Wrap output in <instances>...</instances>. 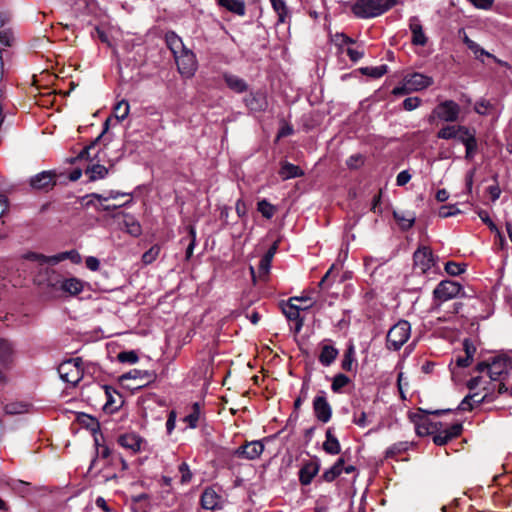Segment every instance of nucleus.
Masks as SVG:
<instances>
[{"label": "nucleus", "mask_w": 512, "mask_h": 512, "mask_svg": "<svg viewBox=\"0 0 512 512\" xmlns=\"http://www.w3.org/2000/svg\"><path fill=\"white\" fill-rule=\"evenodd\" d=\"M323 450L330 455H337L341 451L338 439L333 435L332 428L326 431V440L323 443Z\"/></svg>", "instance_id": "nucleus-29"}, {"label": "nucleus", "mask_w": 512, "mask_h": 512, "mask_svg": "<svg viewBox=\"0 0 512 512\" xmlns=\"http://www.w3.org/2000/svg\"><path fill=\"white\" fill-rule=\"evenodd\" d=\"M461 143L468 146L470 143L476 141L475 133L471 132L467 127L464 126V131H461L456 137Z\"/></svg>", "instance_id": "nucleus-46"}, {"label": "nucleus", "mask_w": 512, "mask_h": 512, "mask_svg": "<svg viewBox=\"0 0 512 512\" xmlns=\"http://www.w3.org/2000/svg\"><path fill=\"white\" fill-rule=\"evenodd\" d=\"M32 409V404L26 401H13L4 406L6 415L15 416L29 413Z\"/></svg>", "instance_id": "nucleus-26"}, {"label": "nucleus", "mask_w": 512, "mask_h": 512, "mask_svg": "<svg viewBox=\"0 0 512 512\" xmlns=\"http://www.w3.org/2000/svg\"><path fill=\"white\" fill-rule=\"evenodd\" d=\"M301 298L291 297L286 304L282 305V311L288 320L295 322L294 332L299 333L303 327L304 320L300 317L301 310H307L313 306V302L305 305L304 307L298 305L296 301Z\"/></svg>", "instance_id": "nucleus-9"}, {"label": "nucleus", "mask_w": 512, "mask_h": 512, "mask_svg": "<svg viewBox=\"0 0 512 512\" xmlns=\"http://www.w3.org/2000/svg\"><path fill=\"white\" fill-rule=\"evenodd\" d=\"M200 500L202 508L206 510L222 509L225 502L222 490L215 486L205 488Z\"/></svg>", "instance_id": "nucleus-11"}, {"label": "nucleus", "mask_w": 512, "mask_h": 512, "mask_svg": "<svg viewBox=\"0 0 512 512\" xmlns=\"http://www.w3.org/2000/svg\"><path fill=\"white\" fill-rule=\"evenodd\" d=\"M461 131H464V126H445L438 131L437 137L445 140L454 139Z\"/></svg>", "instance_id": "nucleus-35"}, {"label": "nucleus", "mask_w": 512, "mask_h": 512, "mask_svg": "<svg viewBox=\"0 0 512 512\" xmlns=\"http://www.w3.org/2000/svg\"><path fill=\"white\" fill-rule=\"evenodd\" d=\"M466 265L449 261L445 264V271L451 276H458L465 272Z\"/></svg>", "instance_id": "nucleus-43"}, {"label": "nucleus", "mask_w": 512, "mask_h": 512, "mask_svg": "<svg viewBox=\"0 0 512 512\" xmlns=\"http://www.w3.org/2000/svg\"><path fill=\"white\" fill-rule=\"evenodd\" d=\"M223 79L226 85L236 93H243L248 89V84L246 81L237 75L224 73Z\"/></svg>", "instance_id": "nucleus-27"}, {"label": "nucleus", "mask_w": 512, "mask_h": 512, "mask_svg": "<svg viewBox=\"0 0 512 512\" xmlns=\"http://www.w3.org/2000/svg\"><path fill=\"white\" fill-rule=\"evenodd\" d=\"M393 216L402 230L410 229L416 220V217L412 212L394 211Z\"/></svg>", "instance_id": "nucleus-31"}, {"label": "nucleus", "mask_w": 512, "mask_h": 512, "mask_svg": "<svg viewBox=\"0 0 512 512\" xmlns=\"http://www.w3.org/2000/svg\"><path fill=\"white\" fill-rule=\"evenodd\" d=\"M174 60L182 77L191 78L194 76L198 68V62L192 50L187 48L185 51L176 55Z\"/></svg>", "instance_id": "nucleus-7"}, {"label": "nucleus", "mask_w": 512, "mask_h": 512, "mask_svg": "<svg viewBox=\"0 0 512 512\" xmlns=\"http://www.w3.org/2000/svg\"><path fill=\"white\" fill-rule=\"evenodd\" d=\"M354 363V348L351 346L344 354L341 366L345 371H352Z\"/></svg>", "instance_id": "nucleus-44"}, {"label": "nucleus", "mask_w": 512, "mask_h": 512, "mask_svg": "<svg viewBox=\"0 0 512 512\" xmlns=\"http://www.w3.org/2000/svg\"><path fill=\"white\" fill-rule=\"evenodd\" d=\"M257 208L262 216L267 219L272 218L276 210L275 207L265 199L258 202Z\"/></svg>", "instance_id": "nucleus-41"}, {"label": "nucleus", "mask_w": 512, "mask_h": 512, "mask_svg": "<svg viewBox=\"0 0 512 512\" xmlns=\"http://www.w3.org/2000/svg\"><path fill=\"white\" fill-rule=\"evenodd\" d=\"M460 213L456 205H443L439 208L438 215L441 218H447Z\"/></svg>", "instance_id": "nucleus-48"}, {"label": "nucleus", "mask_w": 512, "mask_h": 512, "mask_svg": "<svg viewBox=\"0 0 512 512\" xmlns=\"http://www.w3.org/2000/svg\"><path fill=\"white\" fill-rule=\"evenodd\" d=\"M466 148L465 158L471 160L477 151V140L470 143Z\"/></svg>", "instance_id": "nucleus-63"}, {"label": "nucleus", "mask_w": 512, "mask_h": 512, "mask_svg": "<svg viewBox=\"0 0 512 512\" xmlns=\"http://www.w3.org/2000/svg\"><path fill=\"white\" fill-rule=\"evenodd\" d=\"M270 267H271L270 255H264L259 262V267H258L259 276L266 277L269 273Z\"/></svg>", "instance_id": "nucleus-49"}, {"label": "nucleus", "mask_w": 512, "mask_h": 512, "mask_svg": "<svg viewBox=\"0 0 512 512\" xmlns=\"http://www.w3.org/2000/svg\"><path fill=\"white\" fill-rule=\"evenodd\" d=\"M179 472L181 473V483L185 484L191 481L192 473L187 463L183 462L179 466Z\"/></svg>", "instance_id": "nucleus-54"}, {"label": "nucleus", "mask_w": 512, "mask_h": 512, "mask_svg": "<svg viewBox=\"0 0 512 512\" xmlns=\"http://www.w3.org/2000/svg\"><path fill=\"white\" fill-rule=\"evenodd\" d=\"M14 349L6 339H0V364L9 366L13 362Z\"/></svg>", "instance_id": "nucleus-28"}, {"label": "nucleus", "mask_w": 512, "mask_h": 512, "mask_svg": "<svg viewBox=\"0 0 512 512\" xmlns=\"http://www.w3.org/2000/svg\"><path fill=\"white\" fill-rule=\"evenodd\" d=\"M361 72L364 75L370 76L372 78H380L387 72V66L380 65L377 67H364L361 68Z\"/></svg>", "instance_id": "nucleus-42"}, {"label": "nucleus", "mask_w": 512, "mask_h": 512, "mask_svg": "<svg viewBox=\"0 0 512 512\" xmlns=\"http://www.w3.org/2000/svg\"><path fill=\"white\" fill-rule=\"evenodd\" d=\"M412 32L411 42L416 46H424L427 43V37L423 31L422 25L417 17H412L409 24Z\"/></svg>", "instance_id": "nucleus-23"}, {"label": "nucleus", "mask_w": 512, "mask_h": 512, "mask_svg": "<svg viewBox=\"0 0 512 512\" xmlns=\"http://www.w3.org/2000/svg\"><path fill=\"white\" fill-rule=\"evenodd\" d=\"M411 179V175L408 171L404 170L401 171L396 178V183L398 186H404L407 184Z\"/></svg>", "instance_id": "nucleus-59"}, {"label": "nucleus", "mask_w": 512, "mask_h": 512, "mask_svg": "<svg viewBox=\"0 0 512 512\" xmlns=\"http://www.w3.org/2000/svg\"><path fill=\"white\" fill-rule=\"evenodd\" d=\"M353 422L359 427H365L368 425L367 415L364 411L360 412L359 415L354 414Z\"/></svg>", "instance_id": "nucleus-60"}, {"label": "nucleus", "mask_w": 512, "mask_h": 512, "mask_svg": "<svg viewBox=\"0 0 512 512\" xmlns=\"http://www.w3.org/2000/svg\"><path fill=\"white\" fill-rule=\"evenodd\" d=\"M61 379L70 384H77L83 375L80 359H69L62 362L58 367Z\"/></svg>", "instance_id": "nucleus-6"}, {"label": "nucleus", "mask_w": 512, "mask_h": 512, "mask_svg": "<svg viewBox=\"0 0 512 512\" xmlns=\"http://www.w3.org/2000/svg\"><path fill=\"white\" fill-rule=\"evenodd\" d=\"M349 382L350 379L348 376L342 373L337 374L333 378L331 389L333 392L339 393L343 387L349 384Z\"/></svg>", "instance_id": "nucleus-39"}, {"label": "nucleus", "mask_w": 512, "mask_h": 512, "mask_svg": "<svg viewBox=\"0 0 512 512\" xmlns=\"http://www.w3.org/2000/svg\"><path fill=\"white\" fill-rule=\"evenodd\" d=\"M398 4V0H355L351 6L353 14L361 19L378 17Z\"/></svg>", "instance_id": "nucleus-1"}, {"label": "nucleus", "mask_w": 512, "mask_h": 512, "mask_svg": "<svg viewBox=\"0 0 512 512\" xmlns=\"http://www.w3.org/2000/svg\"><path fill=\"white\" fill-rule=\"evenodd\" d=\"M79 420L93 433H95L99 429V422L94 417L83 414L82 416L79 417Z\"/></svg>", "instance_id": "nucleus-45"}, {"label": "nucleus", "mask_w": 512, "mask_h": 512, "mask_svg": "<svg viewBox=\"0 0 512 512\" xmlns=\"http://www.w3.org/2000/svg\"><path fill=\"white\" fill-rule=\"evenodd\" d=\"M235 209L239 217H244L247 213V206L242 199L237 200Z\"/></svg>", "instance_id": "nucleus-62"}, {"label": "nucleus", "mask_w": 512, "mask_h": 512, "mask_svg": "<svg viewBox=\"0 0 512 512\" xmlns=\"http://www.w3.org/2000/svg\"><path fill=\"white\" fill-rule=\"evenodd\" d=\"M320 470V460L314 458L306 462L299 471V481L302 485H309Z\"/></svg>", "instance_id": "nucleus-19"}, {"label": "nucleus", "mask_w": 512, "mask_h": 512, "mask_svg": "<svg viewBox=\"0 0 512 512\" xmlns=\"http://www.w3.org/2000/svg\"><path fill=\"white\" fill-rule=\"evenodd\" d=\"M126 380H128V373L122 374L114 384L103 386L106 397L103 409L106 412L114 413L123 406L127 394V390L124 387Z\"/></svg>", "instance_id": "nucleus-2"}, {"label": "nucleus", "mask_w": 512, "mask_h": 512, "mask_svg": "<svg viewBox=\"0 0 512 512\" xmlns=\"http://www.w3.org/2000/svg\"><path fill=\"white\" fill-rule=\"evenodd\" d=\"M219 5L237 15L245 14V3L243 0H219Z\"/></svg>", "instance_id": "nucleus-34"}, {"label": "nucleus", "mask_w": 512, "mask_h": 512, "mask_svg": "<svg viewBox=\"0 0 512 512\" xmlns=\"http://www.w3.org/2000/svg\"><path fill=\"white\" fill-rule=\"evenodd\" d=\"M335 42L338 45L342 46V45H345V44H351L354 41L350 37L346 36L345 34L338 33V34L335 35Z\"/></svg>", "instance_id": "nucleus-64"}, {"label": "nucleus", "mask_w": 512, "mask_h": 512, "mask_svg": "<svg viewBox=\"0 0 512 512\" xmlns=\"http://www.w3.org/2000/svg\"><path fill=\"white\" fill-rule=\"evenodd\" d=\"M128 117V101L122 98L114 107L113 113L105 121V131L110 128L121 127L123 130L126 129V125L123 122Z\"/></svg>", "instance_id": "nucleus-13"}, {"label": "nucleus", "mask_w": 512, "mask_h": 512, "mask_svg": "<svg viewBox=\"0 0 512 512\" xmlns=\"http://www.w3.org/2000/svg\"><path fill=\"white\" fill-rule=\"evenodd\" d=\"M512 370V359L507 356L495 357L489 366V377L492 381H501Z\"/></svg>", "instance_id": "nucleus-12"}, {"label": "nucleus", "mask_w": 512, "mask_h": 512, "mask_svg": "<svg viewBox=\"0 0 512 512\" xmlns=\"http://www.w3.org/2000/svg\"><path fill=\"white\" fill-rule=\"evenodd\" d=\"M165 43L168 49L171 51L173 57L185 51L187 47L184 45L180 36L174 31H168L165 34Z\"/></svg>", "instance_id": "nucleus-24"}, {"label": "nucleus", "mask_w": 512, "mask_h": 512, "mask_svg": "<svg viewBox=\"0 0 512 512\" xmlns=\"http://www.w3.org/2000/svg\"><path fill=\"white\" fill-rule=\"evenodd\" d=\"M56 184V174L52 171H42L30 179V186L35 190H48Z\"/></svg>", "instance_id": "nucleus-18"}, {"label": "nucleus", "mask_w": 512, "mask_h": 512, "mask_svg": "<svg viewBox=\"0 0 512 512\" xmlns=\"http://www.w3.org/2000/svg\"><path fill=\"white\" fill-rule=\"evenodd\" d=\"M264 451V444L259 441L246 442L244 445L237 448L235 455L248 460H255L261 456Z\"/></svg>", "instance_id": "nucleus-17"}, {"label": "nucleus", "mask_w": 512, "mask_h": 512, "mask_svg": "<svg viewBox=\"0 0 512 512\" xmlns=\"http://www.w3.org/2000/svg\"><path fill=\"white\" fill-rule=\"evenodd\" d=\"M450 440H452V439L449 437L447 432H445L444 430L438 432L433 437V442L438 446H443V445L447 444Z\"/></svg>", "instance_id": "nucleus-55"}, {"label": "nucleus", "mask_w": 512, "mask_h": 512, "mask_svg": "<svg viewBox=\"0 0 512 512\" xmlns=\"http://www.w3.org/2000/svg\"><path fill=\"white\" fill-rule=\"evenodd\" d=\"M493 109L492 104L489 101L481 100L475 103L474 110L479 115H488Z\"/></svg>", "instance_id": "nucleus-47"}, {"label": "nucleus", "mask_w": 512, "mask_h": 512, "mask_svg": "<svg viewBox=\"0 0 512 512\" xmlns=\"http://www.w3.org/2000/svg\"><path fill=\"white\" fill-rule=\"evenodd\" d=\"M96 150L97 145L93 143L83 148L77 157V159L81 161L89 160V163L85 167V174L88 176L90 181L102 179L108 173V170L105 166L92 163L93 159L97 157L98 151Z\"/></svg>", "instance_id": "nucleus-5"}, {"label": "nucleus", "mask_w": 512, "mask_h": 512, "mask_svg": "<svg viewBox=\"0 0 512 512\" xmlns=\"http://www.w3.org/2000/svg\"><path fill=\"white\" fill-rule=\"evenodd\" d=\"M86 267L91 271H97L100 267V261L93 256H89L85 260Z\"/></svg>", "instance_id": "nucleus-58"}, {"label": "nucleus", "mask_w": 512, "mask_h": 512, "mask_svg": "<svg viewBox=\"0 0 512 512\" xmlns=\"http://www.w3.org/2000/svg\"><path fill=\"white\" fill-rule=\"evenodd\" d=\"M155 379V374L149 370H140L130 368V380L137 382L133 389H140L145 385L151 383Z\"/></svg>", "instance_id": "nucleus-22"}, {"label": "nucleus", "mask_w": 512, "mask_h": 512, "mask_svg": "<svg viewBox=\"0 0 512 512\" xmlns=\"http://www.w3.org/2000/svg\"><path fill=\"white\" fill-rule=\"evenodd\" d=\"M421 104L419 97H408L403 101V108L407 111H412L418 108Z\"/></svg>", "instance_id": "nucleus-51"}, {"label": "nucleus", "mask_w": 512, "mask_h": 512, "mask_svg": "<svg viewBox=\"0 0 512 512\" xmlns=\"http://www.w3.org/2000/svg\"><path fill=\"white\" fill-rule=\"evenodd\" d=\"M347 52V55L349 56V58L353 61V62H357L358 60H360L363 55H364V52L363 51H360L358 49H354V48H348L346 50Z\"/></svg>", "instance_id": "nucleus-61"}, {"label": "nucleus", "mask_w": 512, "mask_h": 512, "mask_svg": "<svg viewBox=\"0 0 512 512\" xmlns=\"http://www.w3.org/2000/svg\"><path fill=\"white\" fill-rule=\"evenodd\" d=\"M433 78L422 73L414 72L404 76L402 85L393 88L395 96L406 95L412 92L421 91L433 84Z\"/></svg>", "instance_id": "nucleus-3"}, {"label": "nucleus", "mask_w": 512, "mask_h": 512, "mask_svg": "<svg viewBox=\"0 0 512 512\" xmlns=\"http://www.w3.org/2000/svg\"><path fill=\"white\" fill-rule=\"evenodd\" d=\"M411 326L406 320H400L393 325L386 336V346L389 350H399L410 338Z\"/></svg>", "instance_id": "nucleus-4"}, {"label": "nucleus", "mask_w": 512, "mask_h": 512, "mask_svg": "<svg viewBox=\"0 0 512 512\" xmlns=\"http://www.w3.org/2000/svg\"><path fill=\"white\" fill-rule=\"evenodd\" d=\"M462 430H463L462 424L461 423H455L451 427H449L448 429H445L444 431L447 432V434L449 435V437L451 439H454V438L458 437L461 434Z\"/></svg>", "instance_id": "nucleus-56"}, {"label": "nucleus", "mask_w": 512, "mask_h": 512, "mask_svg": "<svg viewBox=\"0 0 512 512\" xmlns=\"http://www.w3.org/2000/svg\"><path fill=\"white\" fill-rule=\"evenodd\" d=\"M107 352L111 360L116 359L121 363L128 362V351L118 341L109 342Z\"/></svg>", "instance_id": "nucleus-25"}, {"label": "nucleus", "mask_w": 512, "mask_h": 512, "mask_svg": "<svg viewBox=\"0 0 512 512\" xmlns=\"http://www.w3.org/2000/svg\"><path fill=\"white\" fill-rule=\"evenodd\" d=\"M345 461L344 459L341 457L339 458L332 467H330L329 469H327L326 471H324V473L322 474L321 478L323 479V481L325 482H332L334 481L338 476L341 475V473L343 472V465H344Z\"/></svg>", "instance_id": "nucleus-33"}, {"label": "nucleus", "mask_w": 512, "mask_h": 512, "mask_svg": "<svg viewBox=\"0 0 512 512\" xmlns=\"http://www.w3.org/2000/svg\"><path fill=\"white\" fill-rule=\"evenodd\" d=\"M478 216L480 217V219L486 224L488 225V227L490 228L491 231H494L496 232L500 239L502 240V236H501V233L500 231L498 230V228L496 227V225L494 224V222L490 219L489 217V214L487 211L485 210H480L478 212Z\"/></svg>", "instance_id": "nucleus-50"}, {"label": "nucleus", "mask_w": 512, "mask_h": 512, "mask_svg": "<svg viewBox=\"0 0 512 512\" xmlns=\"http://www.w3.org/2000/svg\"><path fill=\"white\" fill-rule=\"evenodd\" d=\"M85 282L76 277L65 278L60 282V290L69 296H77L84 290Z\"/></svg>", "instance_id": "nucleus-21"}, {"label": "nucleus", "mask_w": 512, "mask_h": 512, "mask_svg": "<svg viewBox=\"0 0 512 512\" xmlns=\"http://www.w3.org/2000/svg\"><path fill=\"white\" fill-rule=\"evenodd\" d=\"M338 356V350L332 345L325 344L322 346L319 355V361L324 366L331 365Z\"/></svg>", "instance_id": "nucleus-32"}, {"label": "nucleus", "mask_w": 512, "mask_h": 512, "mask_svg": "<svg viewBox=\"0 0 512 512\" xmlns=\"http://www.w3.org/2000/svg\"><path fill=\"white\" fill-rule=\"evenodd\" d=\"M363 163H364V160H363L362 155H360V154L352 155L346 161L347 166L351 169H357L360 166H362Z\"/></svg>", "instance_id": "nucleus-53"}, {"label": "nucleus", "mask_w": 512, "mask_h": 512, "mask_svg": "<svg viewBox=\"0 0 512 512\" xmlns=\"http://www.w3.org/2000/svg\"><path fill=\"white\" fill-rule=\"evenodd\" d=\"M463 348H464L465 356H467L473 360L474 354L476 352L475 345L469 339H465L463 341Z\"/></svg>", "instance_id": "nucleus-57"}, {"label": "nucleus", "mask_w": 512, "mask_h": 512, "mask_svg": "<svg viewBox=\"0 0 512 512\" xmlns=\"http://www.w3.org/2000/svg\"><path fill=\"white\" fill-rule=\"evenodd\" d=\"M160 246L155 244L149 250H147L141 257V261L144 265H149L153 263L160 253Z\"/></svg>", "instance_id": "nucleus-38"}, {"label": "nucleus", "mask_w": 512, "mask_h": 512, "mask_svg": "<svg viewBox=\"0 0 512 512\" xmlns=\"http://www.w3.org/2000/svg\"><path fill=\"white\" fill-rule=\"evenodd\" d=\"M484 390H487L482 396L479 395V393H473L467 395L458 406L459 410L468 411L473 409V403L480 404L484 402H491L493 400V397L490 393L491 388H484Z\"/></svg>", "instance_id": "nucleus-20"}, {"label": "nucleus", "mask_w": 512, "mask_h": 512, "mask_svg": "<svg viewBox=\"0 0 512 512\" xmlns=\"http://www.w3.org/2000/svg\"><path fill=\"white\" fill-rule=\"evenodd\" d=\"M130 450L133 452H150L147 441L138 435H130Z\"/></svg>", "instance_id": "nucleus-36"}, {"label": "nucleus", "mask_w": 512, "mask_h": 512, "mask_svg": "<svg viewBox=\"0 0 512 512\" xmlns=\"http://www.w3.org/2000/svg\"><path fill=\"white\" fill-rule=\"evenodd\" d=\"M273 9L278 14V22L284 23L285 17L287 16V7L283 0H270Z\"/></svg>", "instance_id": "nucleus-40"}, {"label": "nucleus", "mask_w": 512, "mask_h": 512, "mask_svg": "<svg viewBox=\"0 0 512 512\" xmlns=\"http://www.w3.org/2000/svg\"><path fill=\"white\" fill-rule=\"evenodd\" d=\"M462 292V286L455 281L443 280L433 291V296L437 306L448 300L454 299Z\"/></svg>", "instance_id": "nucleus-8"}, {"label": "nucleus", "mask_w": 512, "mask_h": 512, "mask_svg": "<svg viewBox=\"0 0 512 512\" xmlns=\"http://www.w3.org/2000/svg\"><path fill=\"white\" fill-rule=\"evenodd\" d=\"M29 258L38 261L40 264H52V265H56V264H58L64 260H67V259L71 260L73 263H76V264L80 263V261H81L80 254L75 250L61 252V253H58L53 256H45L42 254L33 253L29 256Z\"/></svg>", "instance_id": "nucleus-14"}, {"label": "nucleus", "mask_w": 512, "mask_h": 512, "mask_svg": "<svg viewBox=\"0 0 512 512\" xmlns=\"http://www.w3.org/2000/svg\"><path fill=\"white\" fill-rule=\"evenodd\" d=\"M199 417H200V404L195 402L191 407V412L184 417L183 421L188 424V427L195 428V427H197Z\"/></svg>", "instance_id": "nucleus-37"}, {"label": "nucleus", "mask_w": 512, "mask_h": 512, "mask_svg": "<svg viewBox=\"0 0 512 512\" xmlns=\"http://www.w3.org/2000/svg\"><path fill=\"white\" fill-rule=\"evenodd\" d=\"M460 113V106L452 101L446 100L441 102L434 109V114L441 120L446 122H455Z\"/></svg>", "instance_id": "nucleus-15"}, {"label": "nucleus", "mask_w": 512, "mask_h": 512, "mask_svg": "<svg viewBox=\"0 0 512 512\" xmlns=\"http://www.w3.org/2000/svg\"><path fill=\"white\" fill-rule=\"evenodd\" d=\"M189 235L191 237V240L186 249V259H190L191 256L193 255V250H194L195 243H196V231L193 226L189 227Z\"/></svg>", "instance_id": "nucleus-52"}, {"label": "nucleus", "mask_w": 512, "mask_h": 512, "mask_svg": "<svg viewBox=\"0 0 512 512\" xmlns=\"http://www.w3.org/2000/svg\"><path fill=\"white\" fill-rule=\"evenodd\" d=\"M313 410L315 417L322 423H327L332 417V408L325 393L323 391L318 394L313 400Z\"/></svg>", "instance_id": "nucleus-16"}, {"label": "nucleus", "mask_w": 512, "mask_h": 512, "mask_svg": "<svg viewBox=\"0 0 512 512\" xmlns=\"http://www.w3.org/2000/svg\"><path fill=\"white\" fill-rule=\"evenodd\" d=\"M279 175L283 180H287L291 178L301 177L304 175V172L299 166L289 162H285L281 166Z\"/></svg>", "instance_id": "nucleus-30"}, {"label": "nucleus", "mask_w": 512, "mask_h": 512, "mask_svg": "<svg viewBox=\"0 0 512 512\" xmlns=\"http://www.w3.org/2000/svg\"><path fill=\"white\" fill-rule=\"evenodd\" d=\"M414 269L424 274L436 266V257L428 246H419L413 254Z\"/></svg>", "instance_id": "nucleus-10"}]
</instances>
